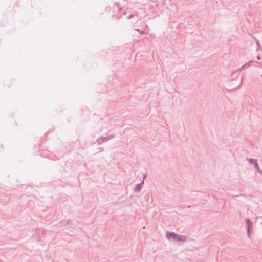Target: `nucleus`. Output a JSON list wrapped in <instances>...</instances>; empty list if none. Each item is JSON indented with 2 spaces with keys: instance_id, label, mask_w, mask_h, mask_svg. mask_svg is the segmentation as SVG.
I'll return each instance as SVG.
<instances>
[{
  "instance_id": "1",
  "label": "nucleus",
  "mask_w": 262,
  "mask_h": 262,
  "mask_svg": "<svg viewBox=\"0 0 262 262\" xmlns=\"http://www.w3.org/2000/svg\"><path fill=\"white\" fill-rule=\"evenodd\" d=\"M167 237L168 239H171L175 241H185V237L177 235L173 232H170L168 233L167 234Z\"/></svg>"
},
{
  "instance_id": "2",
  "label": "nucleus",
  "mask_w": 262,
  "mask_h": 262,
  "mask_svg": "<svg viewBox=\"0 0 262 262\" xmlns=\"http://www.w3.org/2000/svg\"><path fill=\"white\" fill-rule=\"evenodd\" d=\"M247 223L248 224V229H249L250 228V225L252 224V223L250 222V221L249 219H247L246 220Z\"/></svg>"
}]
</instances>
